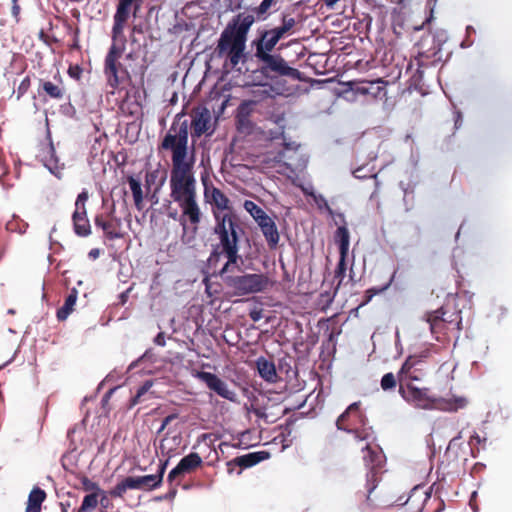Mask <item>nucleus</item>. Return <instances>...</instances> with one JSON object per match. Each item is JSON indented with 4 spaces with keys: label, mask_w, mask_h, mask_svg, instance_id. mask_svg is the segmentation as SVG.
Returning a JSON list of instances; mask_svg holds the SVG:
<instances>
[{
    "label": "nucleus",
    "mask_w": 512,
    "mask_h": 512,
    "mask_svg": "<svg viewBox=\"0 0 512 512\" xmlns=\"http://www.w3.org/2000/svg\"><path fill=\"white\" fill-rule=\"evenodd\" d=\"M194 157L185 165L172 166L170 172V197L181 209L180 223L183 229L188 222L192 233L198 232L202 212L197 202L196 179L194 176Z\"/></svg>",
    "instance_id": "obj_1"
},
{
    "label": "nucleus",
    "mask_w": 512,
    "mask_h": 512,
    "mask_svg": "<svg viewBox=\"0 0 512 512\" xmlns=\"http://www.w3.org/2000/svg\"><path fill=\"white\" fill-rule=\"evenodd\" d=\"M253 23L252 15L239 14L222 31L214 53L223 60L226 71L241 72L240 64L247 62V35Z\"/></svg>",
    "instance_id": "obj_2"
},
{
    "label": "nucleus",
    "mask_w": 512,
    "mask_h": 512,
    "mask_svg": "<svg viewBox=\"0 0 512 512\" xmlns=\"http://www.w3.org/2000/svg\"><path fill=\"white\" fill-rule=\"evenodd\" d=\"M244 233L241 219L237 213L223 215L215 213L213 234L219 242L211 252L208 262L210 265H215L221 255L227 258L226 263L219 270L220 276L231 271L232 266H238V261L241 260L239 243Z\"/></svg>",
    "instance_id": "obj_3"
},
{
    "label": "nucleus",
    "mask_w": 512,
    "mask_h": 512,
    "mask_svg": "<svg viewBox=\"0 0 512 512\" xmlns=\"http://www.w3.org/2000/svg\"><path fill=\"white\" fill-rule=\"evenodd\" d=\"M429 391V388H418L412 382H399V394L417 408L456 412L467 406L468 401L464 397L435 398L429 395Z\"/></svg>",
    "instance_id": "obj_4"
},
{
    "label": "nucleus",
    "mask_w": 512,
    "mask_h": 512,
    "mask_svg": "<svg viewBox=\"0 0 512 512\" xmlns=\"http://www.w3.org/2000/svg\"><path fill=\"white\" fill-rule=\"evenodd\" d=\"M177 114L161 142V149L171 151L172 166L185 165L188 157V121Z\"/></svg>",
    "instance_id": "obj_5"
},
{
    "label": "nucleus",
    "mask_w": 512,
    "mask_h": 512,
    "mask_svg": "<svg viewBox=\"0 0 512 512\" xmlns=\"http://www.w3.org/2000/svg\"><path fill=\"white\" fill-rule=\"evenodd\" d=\"M378 482V471L373 467L367 473L365 490L357 492L360 512H375L395 503L393 498H388L382 490H378Z\"/></svg>",
    "instance_id": "obj_6"
},
{
    "label": "nucleus",
    "mask_w": 512,
    "mask_h": 512,
    "mask_svg": "<svg viewBox=\"0 0 512 512\" xmlns=\"http://www.w3.org/2000/svg\"><path fill=\"white\" fill-rule=\"evenodd\" d=\"M225 285L235 296H246L267 290L270 280L263 273H243L240 275L221 276Z\"/></svg>",
    "instance_id": "obj_7"
},
{
    "label": "nucleus",
    "mask_w": 512,
    "mask_h": 512,
    "mask_svg": "<svg viewBox=\"0 0 512 512\" xmlns=\"http://www.w3.org/2000/svg\"><path fill=\"white\" fill-rule=\"evenodd\" d=\"M125 50V43L112 42L104 61V74L107 84L116 89L130 79L127 68L120 62Z\"/></svg>",
    "instance_id": "obj_8"
},
{
    "label": "nucleus",
    "mask_w": 512,
    "mask_h": 512,
    "mask_svg": "<svg viewBox=\"0 0 512 512\" xmlns=\"http://www.w3.org/2000/svg\"><path fill=\"white\" fill-rule=\"evenodd\" d=\"M360 402H354L338 417L336 426L339 430L353 433L358 440H366L370 436L365 428L367 419L360 409Z\"/></svg>",
    "instance_id": "obj_9"
},
{
    "label": "nucleus",
    "mask_w": 512,
    "mask_h": 512,
    "mask_svg": "<svg viewBox=\"0 0 512 512\" xmlns=\"http://www.w3.org/2000/svg\"><path fill=\"white\" fill-rule=\"evenodd\" d=\"M259 62L260 72L267 77L290 76L297 77L299 71L290 67L280 54L255 55Z\"/></svg>",
    "instance_id": "obj_10"
},
{
    "label": "nucleus",
    "mask_w": 512,
    "mask_h": 512,
    "mask_svg": "<svg viewBox=\"0 0 512 512\" xmlns=\"http://www.w3.org/2000/svg\"><path fill=\"white\" fill-rule=\"evenodd\" d=\"M430 350L426 349L419 354L410 355L398 372V382L421 381L427 375L426 358Z\"/></svg>",
    "instance_id": "obj_11"
},
{
    "label": "nucleus",
    "mask_w": 512,
    "mask_h": 512,
    "mask_svg": "<svg viewBox=\"0 0 512 512\" xmlns=\"http://www.w3.org/2000/svg\"><path fill=\"white\" fill-rule=\"evenodd\" d=\"M204 187V198L212 205V214L215 218V213L220 215L236 213L231 205L230 199L211 182H208L205 178H202Z\"/></svg>",
    "instance_id": "obj_12"
},
{
    "label": "nucleus",
    "mask_w": 512,
    "mask_h": 512,
    "mask_svg": "<svg viewBox=\"0 0 512 512\" xmlns=\"http://www.w3.org/2000/svg\"><path fill=\"white\" fill-rule=\"evenodd\" d=\"M95 226L102 229L105 238L108 240L121 239L124 237L121 219L115 216V207L112 206L108 213H102L95 217Z\"/></svg>",
    "instance_id": "obj_13"
},
{
    "label": "nucleus",
    "mask_w": 512,
    "mask_h": 512,
    "mask_svg": "<svg viewBox=\"0 0 512 512\" xmlns=\"http://www.w3.org/2000/svg\"><path fill=\"white\" fill-rule=\"evenodd\" d=\"M424 319L429 324L431 334L437 341L446 342L450 340L452 335L457 336V331L448 328V324L443 320V314H439L436 310L426 312Z\"/></svg>",
    "instance_id": "obj_14"
},
{
    "label": "nucleus",
    "mask_w": 512,
    "mask_h": 512,
    "mask_svg": "<svg viewBox=\"0 0 512 512\" xmlns=\"http://www.w3.org/2000/svg\"><path fill=\"white\" fill-rule=\"evenodd\" d=\"M190 115L192 118L191 135L193 138H199L205 133L212 134L213 130L209 131L211 128V112L207 107L198 105L191 110Z\"/></svg>",
    "instance_id": "obj_15"
},
{
    "label": "nucleus",
    "mask_w": 512,
    "mask_h": 512,
    "mask_svg": "<svg viewBox=\"0 0 512 512\" xmlns=\"http://www.w3.org/2000/svg\"><path fill=\"white\" fill-rule=\"evenodd\" d=\"M194 376L204 382L211 391L215 392L220 397L232 402L236 400V393L230 390L226 382L216 374L205 371H196Z\"/></svg>",
    "instance_id": "obj_16"
},
{
    "label": "nucleus",
    "mask_w": 512,
    "mask_h": 512,
    "mask_svg": "<svg viewBox=\"0 0 512 512\" xmlns=\"http://www.w3.org/2000/svg\"><path fill=\"white\" fill-rule=\"evenodd\" d=\"M132 3L126 0H120L116 13L114 15V23L112 27V42L126 43L124 36L125 24L130 15Z\"/></svg>",
    "instance_id": "obj_17"
},
{
    "label": "nucleus",
    "mask_w": 512,
    "mask_h": 512,
    "mask_svg": "<svg viewBox=\"0 0 512 512\" xmlns=\"http://www.w3.org/2000/svg\"><path fill=\"white\" fill-rule=\"evenodd\" d=\"M168 464V460L164 461L159 465L158 472L153 475H144L138 477H128L130 483L128 486H131V489L138 490H147L151 491L156 489L162 485L163 476Z\"/></svg>",
    "instance_id": "obj_18"
},
{
    "label": "nucleus",
    "mask_w": 512,
    "mask_h": 512,
    "mask_svg": "<svg viewBox=\"0 0 512 512\" xmlns=\"http://www.w3.org/2000/svg\"><path fill=\"white\" fill-rule=\"evenodd\" d=\"M57 82L49 80H40V87L38 89L39 95H45L50 99L62 100L66 96V89L63 85L62 78L58 75L54 77Z\"/></svg>",
    "instance_id": "obj_19"
},
{
    "label": "nucleus",
    "mask_w": 512,
    "mask_h": 512,
    "mask_svg": "<svg viewBox=\"0 0 512 512\" xmlns=\"http://www.w3.org/2000/svg\"><path fill=\"white\" fill-rule=\"evenodd\" d=\"M39 157L43 162L44 166L54 175L59 177L63 169V164H60L59 159L56 156L55 148L52 142L45 144L40 151Z\"/></svg>",
    "instance_id": "obj_20"
},
{
    "label": "nucleus",
    "mask_w": 512,
    "mask_h": 512,
    "mask_svg": "<svg viewBox=\"0 0 512 512\" xmlns=\"http://www.w3.org/2000/svg\"><path fill=\"white\" fill-rule=\"evenodd\" d=\"M257 225L259 226L269 249H276L279 245L280 234L274 219L268 216Z\"/></svg>",
    "instance_id": "obj_21"
},
{
    "label": "nucleus",
    "mask_w": 512,
    "mask_h": 512,
    "mask_svg": "<svg viewBox=\"0 0 512 512\" xmlns=\"http://www.w3.org/2000/svg\"><path fill=\"white\" fill-rule=\"evenodd\" d=\"M280 38L274 34L272 29L260 33L259 37L253 41L255 45V55L271 53Z\"/></svg>",
    "instance_id": "obj_22"
},
{
    "label": "nucleus",
    "mask_w": 512,
    "mask_h": 512,
    "mask_svg": "<svg viewBox=\"0 0 512 512\" xmlns=\"http://www.w3.org/2000/svg\"><path fill=\"white\" fill-rule=\"evenodd\" d=\"M270 457L268 451H257L251 452L242 456H238L227 463L228 466L236 465L241 468H250L261 461H264Z\"/></svg>",
    "instance_id": "obj_23"
},
{
    "label": "nucleus",
    "mask_w": 512,
    "mask_h": 512,
    "mask_svg": "<svg viewBox=\"0 0 512 512\" xmlns=\"http://www.w3.org/2000/svg\"><path fill=\"white\" fill-rule=\"evenodd\" d=\"M439 314L443 313V320L448 324V328L457 331L456 339L459 338V333L462 330V316L461 311L453 310L450 311L448 305H444L436 310Z\"/></svg>",
    "instance_id": "obj_24"
},
{
    "label": "nucleus",
    "mask_w": 512,
    "mask_h": 512,
    "mask_svg": "<svg viewBox=\"0 0 512 512\" xmlns=\"http://www.w3.org/2000/svg\"><path fill=\"white\" fill-rule=\"evenodd\" d=\"M259 375L267 382L275 383L278 380L276 367L273 361L260 357L256 361Z\"/></svg>",
    "instance_id": "obj_25"
},
{
    "label": "nucleus",
    "mask_w": 512,
    "mask_h": 512,
    "mask_svg": "<svg viewBox=\"0 0 512 512\" xmlns=\"http://www.w3.org/2000/svg\"><path fill=\"white\" fill-rule=\"evenodd\" d=\"M72 220L74 231L77 235L85 237L91 233V226L86 211H74Z\"/></svg>",
    "instance_id": "obj_26"
},
{
    "label": "nucleus",
    "mask_w": 512,
    "mask_h": 512,
    "mask_svg": "<svg viewBox=\"0 0 512 512\" xmlns=\"http://www.w3.org/2000/svg\"><path fill=\"white\" fill-rule=\"evenodd\" d=\"M45 499L44 490L39 487L33 488L28 496L26 512H41V505Z\"/></svg>",
    "instance_id": "obj_27"
},
{
    "label": "nucleus",
    "mask_w": 512,
    "mask_h": 512,
    "mask_svg": "<svg viewBox=\"0 0 512 512\" xmlns=\"http://www.w3.org/2000/svg\"><path fill=\"white\" fill-rule=\"evenodd\" d=\"M202 458L199 456L198 453L192 452L185 457H183L177 466L179 467L182 474L185 473H191L192 471L196 470L197 468L202 466Z\"/></svg>",
    "instance_id": "obj_28"
},
{
    "label": "nucleus",
    "mask_w": 512,
    "mask_h": 512,
    "mask_svg": "<svg viewBox=\"0 0 512 512\" xmlns=\"http://www.w3.org/2000/svg\"><path fill=\"white\" fill-rule=\"evenodd\" d=\"M127 182L133 195L134 205L138 211H141L144 208V193L141 182L132 175L127 176Z\"/></svg>",
    "instance_id": "obj_29"
},
{
    "label": "nucleus",
    "mask_w": 512,
    "mask_h": 512,
    "mask_svg": "<svg viewBox=\"0 0 512 512\" xmlns=\"http://www.w3.org/2000/svg\"><path fill=\"white\" fill-rule=\"evenodd\" d=\"M153 386L152 380H146L136 391V394L130 400V407L140 404L144 401L150 400L154 397V392L151 391Z\"/></svg>",
    "instance_id": "obj_30"
},
{
    "label": "nucleus",
    "mask_w": 512,
    "mask_h": 512,
    "mask_svg": "<svg viewBox=\"0 0 512 512\" xmlns=\"http://www.w3.org/2000/svg\"><path fill=\"white\" fill-rule=\"evenodd\" d=\"M78 297V291L74 288L65 298L64 304L57 310V319L64 321L73 312Z\"/></svg>",
    "instance_id": "obj_31"
},
{
    "label": "nucleus",
    "mask_w": 512,
    "mask_h": 512,
    "mask_svg": "<svg viewBox=\"0 0 512 512\" xmlns=\"http://www.w3.org/2000/svg\"><path fill=\"white\" fill-rule=\"evenodd\" d=\"M335 241L339 246L340 256H347L350 245L349 231L345 226H339L335 232Z\"/></svg>",
    "instance_id": "obj_32"
},
{
    "label": "nucleus",
    "mask_w": 512,
    "mask_h": 512,
    "mask_svg": "<svg viewBox=\"0 0 512 512\" xmlns=\"http://www.w3.org/2000/svg\"><path fill=\"white\" fill-rule=\"evenodd\" d=\"M243 207L257 224L269 216L264 209L251 200H245Z\"/></svg>",
    "instance_id": "obj_33"
},
{
    "label": "nucleus",
    "mask_w": 512,
    "mask_h": 512,
    "mask_svg": "<svg viewBox=\"0 0 512 512\" xmlns=\"http://www.w3.org/2000/svg\"><path fill=\"white\" fill-rule=\"evenodd\" d=\"M267 405H260L258 402L252 403L250 407H247L249 413H253L257 418L263 420L265 423H275V417L267 416Z\"/></svg>",
    "instance_id": "obj_34"
},
{
    "label": "nucleus",
    "mask_w": 512,
    "mask_h": 512,
    "mask_svg": "<svg viewBox=\"0 0 512 512\" xmlns=\"http://www.w3.org/2000/svg\"><path fill=\"white\" fill-rule=\"evenodd\" d=\"M160 174H161V172L158 169L148 172L146 174L145 184H146V187L148 190L150 189V187L153 184H155V182L159 178ZM166 177H167L166 172H163L159 179V184H158V187L155 189V192H157L163 186L164 182L166 181Z\"/></svg>",
    "instance_id": "obj_35"
},
{
    "label": "nucleus",
    "mask_w": 512,
    "mask_h": 512,
    "mask_svg": "<svg viewBox=\"0 0 512 512\" xmlns=\"http://www.w3.org/2000/svg\"><path fill=\"white\" fill-rule=\"evenodd\" d=\"M346 258L347 256H340L339 262L337 264V267L334 272V280L337 281V284L335 286V289L338 290L341 285L343 284L345 275H346Z\"/></svg>",
    "instance_id": "obj_36"
},
{
    "label": "nucleus",
    "mask_w": 512,
    "mask_h": 512,
    "mask_svg": "<svg viewBox=\"0 0 512 512\" xmlns=\"http://www.w3.org/2000/svg\"><path fill=\"white\" fill-rule=\"evenodd\" d=\"M98 505V493H90L86 495L77 512H89L94 510Z\"/></svg>",
    "instance_id": "obj_37"
},
{
    "label": "nucleus",
    "mask_w": 512,
    "mask_h": 512,
    "mask_svg": "<svg viewBox=\"0 0 512 512\" xmlns=\"http://www.w3.org/2000/svg\"><path fill=\"white\" fill-rule=\"evenodd\" d=\"M256 104L254 100L243 101L237 108L236 117L250 118Z\"/></svg>",
    "instance_id": "obj_38"
},
{
    "label": "nucleus",
    "mask_w": 512,
    "mask_h": 512,
    "mask_svg": "<svg viewBox=\"0 0 512 512\" xmlns=\"http://www.w3.org/2000/svg\"><path fill=\"white\" fill-rule=\"evenodd\" d=\"M295 25V19L291 17L284 16L282 19V25L272 29L274 34L278 35L280 39L284 37V35L289 32Z\"/></svg>",
    "instance_id": "obj_39"
},
{
    "label": "nucleus",
    "mask_w": 512,
    "mask_h": 512,
    "mask_svg": "<svg viewBox=\"0 0 512 512\" xmlns=\"http://www.w3.org/2000/svg\"><path fill=\"white\" fill-rule=\"evenodd\" d=\"M129 483H130L129 478L126 477L120 483H118L113 489H111L109 491L110 496L114 497V498H117V497L121 498V497H123L124 493L128 489H131V486H128Z\"/></svg>",
    "instance_id": "obj_40"
},
{
    "label": "nucleus",
    "mask_w": 512,
    "mask_h": 512,
    "mask_svg": "<svg viewBox=\"0 0 512 512\" xmlns=\"http://www.w3.org/2000/svg\"><path fill=\"white\" fill-rule=\"evenodd\" d=\"M397 381L398 376L396 377L393 373L389 372L383 375L380 385L384 391H388L396 387Z\"/></svg>",
    "instance_id": "obj_41"
},
{
    "label": "nucleus",
    "mask_w": 512,
    "mask_h": 512,
    "mask_svg": "<svg viewBox=\"0 0 512 512\" xmlns=\"http://www.w3.org/2000/svg\"><path fill=\"white\" fill-rule=\"evenodd\" d=\"M80 482H81V485H82V489L84 491L92 492V493L96 492V493H103V494H105V492L100 489L99 485L96 482L90 480L87 476H82L80 478Z\"/></svg>",
    "instance_id": "obj_42"
},
{
    "label": "nucleus",
    "mask_w": 512,
    "mask_h": 512,
    "mask_svg": "<svg viewBox=\"0 0 512 512\" xmlns=\"http://www.w3.org/2000/svg\"><path fill=\"white\" fill-rule=\"evenodd\" d=\"M31 86V80L29 76H26L23 78V80L20 82L17 90L14 92L16 93V99L19 100L22 96H24L27 91L29 90Z\"/></svg>",
    "instance_id": "obj_43"
},
{
    "label": "nucleus",
    "mask_w": 512,
    "mask_h": 512,
    "mask_svg": "<svg viewBox=\"0 0 512 512\" xmlns=\"http://www.w3.org/2000/svg\"><path fill=\"white\" fill-rule=\"evenodd\" d=\"M385 83L382 80L371 82V95L374 98L381 97L385 94Z\"/></svg>",
    "instance_id": "obj_44"
},
{
    "label": "nucleus",
    "mask_w": 512,
    "mask_h": 512,
    "mask_svg": "<svg viewBox=\"0 0 512 512\" xmlns=\"http://www.w3.org/2000/svg\"><path fill=\"white\" fill-rule=\"evenodd\" d=\"M88 198V191L83 190L81 193H79L75 202V211H86L85 204Z\"/></svg>",
    "instance_id": "obj_45"
},
{
    "label": "nucleus",
    "mask_w": 512,
    "mask_h": 512,
    "mask_svg": "<svg viewBox=\"0 0 512 512\" xmlns=\"http://www.w3.org/2000/svg\"><path fill=\"white\" fill-rule=\"evenodd\" d=\"M235 119H236V124H237V128L239 131L249 132L252 129L253 124H252V121L250 120V118H242V117L235 116Z\"/></svg>",
    "instance_id": "obj_46"
},
{
    "label": "nucleus",
    "mask_w": 512,
    "mask_h": 512,
    "mask_svg": "<svg viewBox=\"0 0 512 512\" xmlns=\"http://www.w3.org/2000/svg\"><path fill=\"white\" fill-rule=\"evenodd\" d=\"M415 59L419 68L427 67L431 64L430 55L426 54V52L419 51Z\"/></svg>",
    "instance_id": "obj_47"
},
{
    "label": "nucleus",
    "mask_w": 512,
    "mask_h": 512,
    "mask_svg": "<svg viewBox=\"0 0 512 512\" xmlns=\"http://www.w3.org/2000/svg\"><path fill=\"white\" fill-rule=\"evenodd\" d=\"M374 457H378V454L375 453L369 444H367L364 448H363V459L364 461L367 463V464H371V462L373 463L374 462Z\"/></svg>",
    "instance_id": "obj_48"
},
{
    "label": "nucleus",
    "mask_w": 512,
    "mask_h": 512,
    "mask_svg": "<svg viewBox=\"0 0 512 512\" xmlns=\"http://www.w3.org/2000/svg\"><path fill=\"white\" fill-rule=\"evenodd\" d=\"M271 409H273V410H271V411H269V409L267 410V416L275 417V422L277 420H279L285 414V410L280 409L279 404L272 405Z\"/></svg>",
    "instance_id": "obj_49"
},
{
    "label": "nucleus",
    "mask_w": 512,
    "mask_h": 512,
    "mask_svg": "<svg viewBox=\"0 0 512 512\" xmlns=\"http://www.w3.org/2000/svg\"><path fill=\"white\" fill-rule=\"evenodd\" d=\"M67 73L71 78L79 80L82 76L83 69L79 65H70Z\"/></svg>",
    "instance_id": "obj_50"
},
{
    "label": "nucleus",
    "mask_w": 512,
    "mask_h": 512,
    "mask_svg": "<svg viewBox=\"0 0 512 512\" xmlns=\"http://www.w3.org/2000/svg\"><path fill=\"white\" fill-rule=\"evenodd\" d=\"M180 475H183L182 472L180 471L179 467L176 466L175 468H173L169 474H168V477H167V481L169 483V485H175V481L176 479L180 476Z\"/></svg>",
    "instance_id": "obj_51"
},
{
    "label": "nucleus",
    "mask_w": 512,
    "mask_h": 512,
    "mask_svg": "<svg viewBox=\"0 0 512 512\" xmlns=\"http://www.w3.org/2000/svg\"><path fill=\"white\" fill-rule=\"evenodd\" d=\"M179 484L180 481H177L175 485H170L168 492L163 497H161V499L173 500L177 494V487L179 486Z\"/></svg>",
    "instance_id": "obj_52"
},
{
    "label": "nucleus",
    "mask_w": 512,
    "mask_h": 512,
    "mask_svg": "<svg viewBox=\"0 0 512 512\" xmlns=\"http://www.w3.org/2000/svg\"><path fill=\"white\" fill-rule=\"evenodd\" d=\"M39 39L43 41L46 45L52 46V44L56 43L58 40L53 37L46 34L43 30L39 32Z\"/></svg>",
    "instance_id": "obj_53"
},
{
    "label": "nucleus",
    "mask_w": 512,
    "mask_h": 512,
    "mask_svg": "<svg viewBox=\"0 0 512 512\" xmlns=\"http://www.w3.org/2000/svg\"><path fill=\"white\" fill-rule=\"evenodd\" d=\"M274 1L275 0H263L256 10L257 14L258 15L265 14L268 11V9L271 7V5L273 4Z\"/></svg>",
    "instance_id": "obj_54"
},
{
    "label": "nucleus",
    "mask_w": 512,
    "mask_h": 512,
    "mask_svg": "<svg viewBox=\"0 0 512 512\" xmlns=\"http://www.w3.org/2000/svg\"><path fill=\"white\" fill-rule=\"evenodd\" d=\"M177 418V414H170L168 416H166L163 420H162V424H161V427L159 429V433L162 432L173 420H175Z\"/></svg>",
    "instance_id": "obj_55"
},
{
    "label": "nucleus",
    "mask_w": 512,
    "mask_h": 512,
    "mask_svg": "<svg viewBox=\"0 0 512 512\" xmlns=\"http://www.w3.org/2000/svg\"><path fill=\"white\" fill-rule=\"evenodd\" d=\"M153 341L158 346H162V347L165 346L166 345L165 333L159 332Z\"/></svg>",
    "instance_id": "obj_56"
},
{
    "label": "nucleus",
    "mask_w": 512,
    "mask_h": 512,
    "mask_svg": "<svg viewBox=\"0 0 512 512\" xmlns=\"http://www.w3.org/2000/svg\"><path fill=\"white\" fill-rule=\"evenodd\" d=\"M482 442V439L480 437L479 434L477 433H474L471 437H470V441H469V445L472 447V449L476 446V445H480Z\"/></svg>",
    "instance_id": "obj_57"
},
{
    "label": "nucleus",
    "mask_w": 512,
    "mask_h": 512,
    "mask_svg": "<svg viewBox=\"0 0 512 512\" xmlns=\"http://www.w3.org/2000/svg\"><path fill=\"white\" fill-rule=\"evenodd\" d=\"M250 318L253 321H259L262 318V312L260 310H253L249 314Z\"/></svg>",
    "instance_id": "obj_58"
},
{
    "label": "nucleus",
    "mask_w": 512,
    "mask_h": 512,
    "mask_svg": "<svg viewBox=\"0 0 512 512\" xmlns=\"http://www.w3.org/2000/svg\"><path fill=\"white\" fill-rule=\"evenodd\" d=\"M88 256L92 260H96L100 256V249L93 248L89 251Z\"/></svg>",
    "instance_id": "obj_59"
},
{
    "label": "nucleus",
    "mask_w": 512,
    "mask_h": 512,
    "mask_svg": "<svg viewBox=\"0 0 512 512\" xmlns=\"http://www.w3.org/2000/svg\"><path fill=\"white\" fill-rule=\"evenodd\" d=\"M379 291H380V290H376V289H374V288L367 290V291H366V293L368 294V296H367V299H366V301H365V302L370 301V300L372 299V297H373L375 294H377Z\"/></svg>",
    "instance_id": "obj_60"
},
{
    "label": "nucleus",
    "mask_w": 512,
    "mask_h": 512,
    "mask_svg": "<svg viewBox=\"0 0 512 512\" xmlns=\"http://www.w3.org/2000/svg\"><path fill=\"white\" fill-rule=\"evenodd\" d=\"M339 0H324L325 4L329 8H333V6L338 2Z\"/></svg>",
    "instance_id": "obj_61"
},
{
    "label": "nucleus",
    "mask_w": 512,
    "mask_h": 512,
    "mask_svg": "<svg viewBox=\"0 0 512 512\" xmlns=\"http://www.w3.org/2000/svg\"><path fill=\"white\" fill-rule=\"evenodd\" d=\"M418 492H423L421 487H415V488L413 489V494H412V496L416 495Z\"/></svg>",
    "instance_id": "obj_62"
},
{
    "label": "nucleus",
    "mask_w": 512,
    "mask_h": 512,
    "mask_svg": "<svg viewBox=\"0 0 512 512\" xmlns=\"http://www.w3.org/2000/svg\"><path fill=\"white\" fill-rule=\"evenodd\" d=\"M361 170H362V169H360V168H359V169H356V170L353 172V174H354V176H355L356 178H361V177H362L361 175H359V172H360Z\"/></svg>",
    "instance_id": "obj_63"
},
{
    "label": "nucleus",
    "mask_w": 512,
    "mask_h": 512,
    "mask_svg": "<svg viewBox=\"0 0 512 512\" xmlns=\"http://www.w3.org/2000/svg\"><path fill=\"white\" fill-rule=\"evenodd\" d=\"M69 110H71L72 114H75V109H74V107H73V106H71V105H70V106H69Z\"/></svg>",
    "instance_id": "obj_64"
}]
</instances>
